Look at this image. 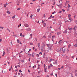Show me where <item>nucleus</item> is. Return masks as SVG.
<instances>
[{"label": "nucleus", "instance_id": "obj_1", "mask_svg": "<svg viewBox=\"0 0 77 77\" xmlns=\"http://www.w3.org/2000/svg\"><path fill=\"white\" fill-rule=\"evenodd\" d=\"M77 29V26H76V25H75L74 26V27L73 28V30L75 31Z\"/></svg>", "mask_w": 77, "mask_h": 77}, {"label": "nucleus", "instance_id": "obj_2", "mask_svg": "<svg viewBox=\"0 0 77 77\" xmlns=\"http://www.w3.org/2000/svg\"><path fill=\"white\" fill-rule=\"evenodd\" d=\"M62 48H59L57 50V52H60L61 51V50L62 49Z\"/></svg>", "mask_w": 77, "mask_h": 77}, {"label": "nucleus", "instance_id": "obj_3", "mask_svg": "<svg viewBox=\"0 0 77 77\" xmlns=\"http://www.w3.org/2000/svg\"><path fill=\"white\" fill-rule=\"evenodd\" d=\"M24 26L25 27H28L29 26V25L28 24H26V23L24 24Z\"/></svg>", "mask_w": 77, "mask_h": 77}, {"label": "nucleus", "instance_id": "obj_4", "mask_svg": "<svg viewBox=\"0 0 77 77\" xmlns=\"http://www.w3.org/2000/svg\"><path fill=\"white\" fill-rule=\"evenodd\" d=\"M26 30L28 31H31V29L30 28H26Z\"/></svg>", "mask_w": 77, "mask_h": 77}, {"label": "nucleus", "instance_id": "obj_5", "mask_svg": "<svg viewBox=\"0 0 77 77\" xmlns=\"http://www.w3.org/2000/svg\"><path fill=\"white\" fill-rule=\"evenodd\" d=\"M7 13H8V14H11V12L8 11H7Z\"/></svg>", "mask_w": 77, "mask_h": 77}, {"label": "nucleus", "instance_id": "obj_6", "mask_svg": "<svg viewBox=\"0 0 77 77\" xmlns=\"http://www.w3.org/2000/svg\"><path fill=\"white\" fill-rule=\"evenodd\" d=\"M40 8H39L37 9V12H39V11H40Z\"/></svg>", "mask_w": 77, "mask_h": 77}, {"label": "nucleus", "instance_id": "obj_7", "mask_svg": "<svg viewBox=\"0 0 77 77\" xmlns=\"http://www.w3.org/2000/svg\"><path fill=\"white\" fill-rule=\"evenodd\" d=\"M66 51V49H64V50H63V52H64V53H65V52Z\"/></svg>", "mask_w": 77, "mask_h": 77}, {"label": "nucleus", "instance_id": "obj_8", "mask_svg": "<svg viewBox=\"0 0 77 77\" xmlns=\"http://www.w3.org/2000/svg\"><path fill=\"white\" fill-rule=\"evenodd\" d=\"M61 33V32H58L57 33V35H59Z\"/></svg>", "mask_w": 77, "mask_h": 77}, {"label": "nucleus", "instance_id": "obj_9", "mask_svg": "<svg viewBox=\"0 0 77 77\" xmlns=\"http://www.w3.org/2000/svg\"><path fill=\"white\" fill-rule=\"evenodd\" d=\"M40 46V43H38V48H40L39 46Z\"/></svg>", "mask_w": 77, "mask_h": 77}, {"label": "nucleus", "instance_id": "obj_10", "mask_svg": "<svg viewBox=\"0 0 77 77\" xmlns=\"http://www.w3.org/2000/svg\"><path fill=\"white\" fill-rule=\"evenodd\" d=\"M52 15H51L50 16V17L48 18V19H50V18L51 19V18H52Z\"/></svg>", "mask_w": 77, "mask_h": 77}, {"label": "nucleus", "instance_id": "obj_11", "mask_svg": "<svg viewBox=\"0 0 77 77\" xmlns=\"http://www.w3.org/2000/svg\"><path fill=\"white\" fill-rule=\"evenodd\" d=\"M71 15L70 14H69L68 16V18H69V17H71Z\"/></svg>", "mask_w": 77, "mask_h": 77}, {"label": "nucleus", "instance_id": "obj_12", "mask_svg": "<svg viewBox=\"0 0 77 77\" xmlns=\"http://www.w3.org/2000/svg\"><path fill=\"white\" fill-rule=\"evenodd\" d=\"M34 54V53H32V57H34V55H33Z\"/></svg>", "mask_w": 77, "mask_h": 77}, {"label": "nucleus", "instance_id": "obj_13", "mask_svg": "<svg viewBox=\"0 0 77 77\" xmlns=\"http://www.w3.org/2000/svg\"><path fill=\"white\" fill-rule=\"evenodd\" d=\"M12 66H11V68H10V69H9V71H11V68H12Z\"/></svg>", "mask_w": 77, "mask_h": 77}, {"label": "nucleus", "instance_id": "obj_14", "mask_svg": "<svg viewBox=\"0 0 77 77\" xmlns=\"http://www.w3.org/2000/svg\"><path fill=\"white\" fill-rule=\"evenodd\" d=\"M71 46V44H69V45H68V47L69 48H70V46Z\"/></svg>", "mask_w": 77, "mask_h": 77}, {"label": "nucleus", "instance_id": "obj_15", "mask_svg": "<svg viewBox=\"0 0 77 77\" xmlns=\"http://www.w3.org/2000/svg\"><path fill=\"white\" fill-rule=\"evenodd\" d=\"M48 50L49 51H51V48H48Z\"/></svg>", "mask_w": 77, "mask_h": 77}, {"label": "nucleus", "instance_id": "obj_16", "mask_svg": "<svg viewBox=\"0 0 77 77\" xmlns=\"http://www.w3.org/2000/svg\"><path fill=\"white\" fill-rule=\"evenodd\" d=\"M20 9H21V8H19L18 9H17V11H19V10H20Z\"/></svg>", "mask_w": 77, "mask_h": 77}, {"label": "nucleus", "instance_id": "obj_17", "mask_svg": "<svg viewBox=\"0 0 77 77\" xmlns=\"http://www.w3.org/2000/svg\"><path fill=\"white\" fill-rule=\"evenodd\" d=\"M61 24H62V23H60L59 24V25H60V28L61 27Z\"/></svg>", "mask_w": 77, "mask_h": 77}, {"label": "nucleus", "instance_id": "obj_18", "mask_svg": "<svg viewBox=\"0 0 77 77\" xmlns=\"http://www.w3.org/2000/svg\"><path fill=\"white\" fill-rule=\"evenodd\" d=\"M15 15H14L13 17H12V18L13 19H15Z\"/></svg>", "mask_w": 77, "mask_h": 77}, {"label": "nucleus", "instance_id": "obj_19", "mask_svg": "<svg viewBox=\"0 0 77 77\" xmlns=\"http://www.w3.org/2000/svg\"><path fill=\"white\" fill-rule=\"evenodd\" d=\"M17 42L18 43H19L20 42V40L19 39H17Z\"/></svg>", "mask_w": 77, "mask_h": 77}, {"label": "nucleus", "instance_id": "obj_20", "mask_svg": "<svg viewBox=\"0 0 77 77\" xmlns=\"http://www.w3.org/2000/svg\"><path fill=\"white\" fill-rule=\"evenodd\" d=\"M20 36L21 37H22L23 36V35L22 33H20Z\"/></svg>", "mask_w": 77, "mask_h": 77}, {"label": "nucleus", "instance_id": "obj_21", "mask_svg": "<svg viewBox=\"0 0 77 77\" xmlns=\"http://www.w3.org/2000/svg\"><path fill=\"white\" fill-rule=\"evenodd\" d=\"M33 17V15L31 14L30 17L31 18H32V17Z\"/></svg>", "mask_w": 77, "mask_h": 77}, {"label": "nucleus", "instance_id": "obj_22", "mask_svg": "<svg viewBox=\"0 0 77 77\" xmlns=\"http://www.w3.org/2000/svg\"><path fill=\"white\" fill-rule=\"evenodd\" d=\"M45 25H46V23H44L43 24L44 26L45 27Z\"/></svg>", "mask_w": 77, "mask_h": 77}, {"label": "nucleus", "instance_id": "obj_23", "mask_svg": "<svg viewBox=\"0 0 77 77\" xmlns=\"http://www.w3.org/2000/svg\"><path fill=\"white\" fill-rule=\"evenodd\" d=\"M62 11H63V13L65 12V10L64 9H62Z\"/></svg>", "mask_w": 77, "mask_h": 77}, {"label": "nucleus", "instance_id": "obj_24", "mask_svg": "<svg viewBox=\"0 0 77 77\" xmlns=\"http://www.w3.org/2000/svg\"><path fill=\"white\" fill-rule=\"evenodd\" d=\"M69 20H72V18L71 17H69Z\"/></svg>", "mask_w": 77, "mask_h": 77}, {"label": "nucleus", "instance_id": "obj_25", "mask_svg": "<svg viewBox=\"0 0 77 77\" xmlns=\"http://www.w3.org/2000/svg\"><path fill=\"white\" fill-rule=\"evenodd\" d=\"M19 72H20V73H21V72H22V71L21 70V69H20V70H19Z\"/></svg>", "mask_w": 77, "mask_h": 77}, {"label": "nucleus", "instance_id": "obj_26", "mask_svg": "<svg viewBox=\"0 0 77 77\" xmlns=\"http://www.w3.org/2000/svg\"><path fill=\"white\" fill-rule=\"evenodd\" d=\"M21 26V23H20V25H19L18 26V27H19Z\"/></svg>", "mask_w": 77, "mask_h": 77}, {"label": "nucleus", "instance_id": "obj_27", "mask_svg": "<svg viewBox=\"0 0 77 77\" xmlns=\"http://www.w3.org/2000/svg\"><path fill=\"white\" fill-rule=\"evenodd\" d=\"M70 6L69 4H68V8H70Z\"/></svg>", "mask_w": 77, "mask_h": 77}, {"label": "nucleus", "instance_id": "obj_28", "mask_svg": "<svg viewBox=\"0 0 77 77\" xmlns=\"http://www.w3.org/2000/svg\"><path fill=\"white\" fill-rule=\"evenodd\" d=\"M6 53H5V52H3V54H4V55Z\"/></svg>", "mask_w": 77, "mask_h": 77}, {"label": "nucleus", "instance_id": "obj_29", "mask_svg": "<svg viewBox=\"0 0 77 77\" xmlns=\"http://www.w3.org/2000/svg\"><path fill=\"white\" fill-rule=\"evenodd\" d=\"M56 13V12L55 11H54V12H53L52 13V14H55Z\"/></svg>", "mask_w": 77, "mask_h": 77}, {"label": "nucleus", "instance_id": "obj_30", "mask_svg": "<svg viewBox=\"0 0 77 77\" xmlns=\"http://www.w3.org/2000/svg\"><path fill=\"white\" fill-rule=\"evenodd\" d=\"M72 28H71L70 29H69V30H72Z\"/></svg>", "mask_w": 77, "mask_h": 77}, {"label": "nucleus", "instance_id": "obj_31", "mask_svg": "<svg viewBox=\"0 0 77 77\" xmlns=\"http://www.w3.org/2000/svg\"><path fill=\"white\" fill-rule=\"evenodd\" d=\"M41 54L42 55V52H40V53H39V54Z\"/></svg>", "mask_w": 77, "mask_h": 77}, {"label": "nucleus", "instance_id": "obj_32", "mask_svg": "<svg viewBox=\"0 0 77 77\" xmlns=\"http://www.w3.org/2000/svg\"><path fill=\"white\" fill-rule=\"evenodd\" d=\"M7 30L9 31V32H10V29H9L8 28L7 29Z\"/></svg>", "mask_w": 77, "mask_h": 77}, {"label": "nucleus", "instance_id": "obj_33", "mask_svg": "<svg viewBox=\"0 0 77 77\" xmlns=\"http://www.w3.org/2000/svg\"><path fill=\"white\" fill-rule=\"evenodd\" d=\"M47 46H48V47H49V46H50V44H48V45H47Z\"/></svg>", "mask_w": 77, "mask_h": 77}, {"label": "nucleus", "instance_id": "obj_34", "mask_svg": "<svg viewBox=\"0 0 77 77\" xmlns=\"http://www.w3.org/2000/svg\"><path fill=\"white\" fill-rule=\"evenodd\" d=\"M43 17L44 18H45V14H44L43 15Z\"/></svg>", "mask_w": 77, "mask_h": 77}, {"label": "nucleus", "instance_id": "obj_35", "mask_svg": "<svg viewBox=\"0 0 77 77\" xmlns=\"http://www.w3.org/2000/svg\"><path fill=\"white\" fill-rule=\"evenodd\" d=\"M30 44L31 45H33V43H30Z\"/></svg>", "mask_w": 77, "mask_h": 77}, {"label": "nucleus", "instance_id": "obj_36", "mask_svg": "<svg viewBox=\"0 0 77 77\" xmlns=\"http://www.w3.org/2000/svg\"><path fill=\"white\" fill-rule=\"evenodd\" d=\"M52 38L53 39H54V36H52Z\"/></svg>", "mask_w": 77, "mask_h": 77}, {"label": "nucleus", "instance_id": "obj_37", "mask_svg": "<svg viewBox=\"0 0 77 77\" xmlns=\"http://www.w3.org/2000/svg\"><path fill=\"white\" fill-rule=\"evenodd\" d=\"M39 20H38V21L37 23H39V24H40V23H39Z\"/></svg>", "mask_w": 77, "mask_h": 77}, {"label": "nucleus", "instance_id": "obj_38", "mask_svg": "<svg viewBox=\"0 0 77 77\" xmlns=\"http://www.w3.org/2000/svg\"><path fill=\"white\" fill-rule=\"evenodd\" d=\"M52 61V59H50V62L51 61Z\"/></svg>", "mask_w": 77, "mask_h": 77}, {"label": "nucleus", "instance_id": "obj_39", "mask_svg": "<svg viewBox=\"0 0 77 77\" xmlns=\"http://www.w3.org/2000/svg\"><path fill=\"white\" fill-rule=\"evenodd\" d=\"M28 55H29V57H31V54H28Z\"/></svg>", "mask_w": 77, "mask_h": 77}, {"label": "nucleus", "instance_id": "obj_40", "mask_svg": "<svg viewBox=\"0 0 77 77\" xmlns=\"http://www.w3.org/2000/svg\"><path fill=\"white\" fill-rule=\"evenodd\" d=\"M28 72H29V73H30V70H29H29H28Z\"/></svg>", "mask_w": 77, "mask_h": 77}, {"label": "nucleus", "instance_id": "obj_41", "mask_svg": "<svg viewBox=\"0 0 77 77\" xmlns=\"http://www.w3.org/2000/svg\"><path fill=\"white\" fill-rule=\"evenodd\" d=\"M47 52L48 53H49L50 52V51L49 50H48L47 51Z\"/></svg>", "mask_w": 77, "mask_h": 77}, {"label": "nucleus", "instance_id": "obj_42", "mask_svg": "<svg viewBox=\"0 0 77 77\" xmlns=\"http://www.w3.org/2000/svg\"><path fill=\"white\" fill-rule=\"evenodd\" d=\"M55 75H56V77H57V73H56L55 74Z\"/></svg>", "mask_w": 77, "mask_h": 77}, {"label": "nucleus", "instance_id": "obj_43", "mask_svg": "<svg viewBox=\"0 0 77 77\" xmlns=\"http://www.w3.org/2000/svg\"><path fill=\"white\" fill-rule=\"evenodd\" d=\"M61 41V40H60V41L59 42V43H60V42Z\"/></svg>", "mask_w": 77, "mask_h": 77}, {"label": "nucleus", "instance_id": "obj_44", "mask_svg": "<svg viewBox=\"0 0 77 77\" xmlns=\"http://www.w3.org/2000/svg\"><path fill=\"white\" fill-rule=\"evenodd\" d=\"M55 63L56 65H57V61H55Z\"/></svg>", "mask_w": 77, "mask_h": 77}, {"label": "nucleus", "instance_id": "obj_45", "mask_svg": "<svg viewBox=\"0 0 77 77\" xmlns=\"http://www.w3.org/2000/svg\"><path fill=\"white\" fill-rule=\"evenodd\" d=\"M15 75H17V72H16V73H15Z\"/></svg>", "mask_w": 77, "mask_h": 77}, {"label": "nucleus", "instance_id": "obj_46", "mask_svg": "<svg viewBox=\"0 0 77 77\" xmlns=\"http://www.w3.org/2000/svg\"><path fill=\"white\" fill-rule=\"evenodd\" d=\"M42 23H44V22H45V20L44 21V22H43V20H42Z\"/></svg>", "mask_w": 77, "mask_h": 77}, {"label": "nucleus", "instance_id": "obj_47", "mask_svg": "<svg viewBox=\"0 0 77 77\" xmlns=\"http://www.w3.org/2000/svg\"><path fill=\"white\" fill-rule=\"evenodd\" d=\"M75 76L77 77V73L75 74Z\"/></svg>", "mask_w": 77, "mask_h": 77}, {"label": "nucleus", "instance_id": "obj_48", "mask_svg": "<svg viewBox=\"0 0 77 77\" xmlns=\"http://www.w3.org/2000/svg\"><path fill=\"white\" fill-rule=\"evenodd\" d=\"M30 36L32 37V34H30Z\"/></svg>", "mask_w": 77, "mask_h": 77}, {"label": "nucleus", "instance_id": "obj_49", "mask_svg": "<svg viewBox=\"0 0 77 77\" xmlns=\"http://www.w3.org/2000/svg\"><path fill=\"white\" fill-rule=\"evenodd\" d=\"M50 66H53L52 64H50Z\"/></svg>", "mask_w": 77, "mask_h": 77}, {"label": "nucleus", "instance_id": "obj_50", "mask_svg": "<svg viewBox=\"0 0 77 77\" xmlns=\"http://www.w3.org/2000/svg\"><path fill=\"white\" fill-rule=\"evenodd\" d=\"M63 68V66H62V67L61 68V69H62Z\"/></svg>", "mask_w": 77, "mask_h": 77}, {"label": "nucleus", "instance_id": "obj_51", "mask_svg": "<svg viewBox=\"0 0 77 77\" xmlns=\"http://www.w3.org/2000/svg\"><path fill=\"white\" fill-rule=\"evenodd\" d=\"M75 57V56H72V58Z\"/></svg>", "mask_w": 77, "mask_h": 77}, {"label": "nucleus", "instance_id": "obj_52", "mask_svg": "<svg viewBox=\"0 0 77 77\" xmlns=\"http://www.w3.org/2000/svg\"><path fill=\"white\" fill-rule=\"evenodd\" d=\"M15 68L17 69V66H15Z\"/></svg>", "mask_w": 77, "mask_h": 77}, {"label": "nucleus", "instance_id": "obj_53", "mask_svg": "<svg viewBox=\"0 0 77 77\" xmlns=\"http://www.w3.org/2000/svg\"><path fill=\"white\" fill-rule=\"evenodd\" d=\"M44 68L45 67V64H44Z\"/></svg>", "mask_w": 77, "mask_h": 77}, {"label": "nucleus", "instance_id": "obj_54", "mask_svg": "<svg viewBox=\"0 0 77 77\" xmlns=\"http://www.w3.org/2000/svg\"><path fill=\"white\" fill-rule=\"evenodd\" d=\"M20 2H18V4H20Z\"/></svg>", "mask_w": 77, "mask_h": 77}, {"label": "nucleus", "instance_id": "obj_55", "mask_svg": "<svg viewBox=\"0 0 77 77\" xmlns=\"http://www.w3.org/2000/svg\"><path fill=\"white\" fill-rule=\"evenodd\" d=\"M37 57H38V56H39V55H38V54H37Z\"/></svg>", "mask_w": 77, "mask_h": 77}, {"label": "nucleus", "instance_id": "obj_56", "mask_svg": "<svg viewBox=\"0 0 77 77\" xmlns=\"http://www.w3.org/2000/svg\"><path fill=\"white\" fill-rule=\"evenodd\" d=\"M58 69H59V70H60V68H58Z\"/></svg>", "mask_w": 77, "mask_h": 77}, {"label": "nucleus", "instance_id": "obj_57", "mask_svg": "<svg viewBox=\"0 0 77 77\" xmlns=\"http://www.w3.org/2000/svg\"><path fill=\"white\" fill-rule=\"evenodd\" d=\"M39 60H37V63H38V62H39Z\"/></svg>", "mask_w": 77, "mask_h": 77}, {"label": "nucleus", "instance_id": "obj_58", "mask_svg": "<svg viewBox=\"0 0 77 77\" xmlns=\"http://www.w3.org/2000/svg\"><path fill=\"white\" fill-rule=\"evenodd\" d=\"M48 68L49 69L50 68V66L49 65L48 66Z\"/></svg>", "mask_w": 77, "mask_h": 77}, {"label": "nucleus", "instance_id": "obj_59", "mask_svg": "<svg viewBox=\"0 0 77 77\" xmlns=\"http://www.w3.org/2000/svg\"><path fill=\"white\" fill-rule=\"evenodd\" d=\"M48 37L49 38H51V37H50V35H48Z\"/></svg>", "mask_w": 77, "mask_h": 77}, {"label": "nucleus", "instance_id": "obj_60", "mask_svg": "<svg viewBox=\"0 0 77 77\" xmlns=\"http://www.w3.org/2000/svg\"><path fill=\"white\" fill-rule=\"evenodd\" d=\"M30 58H29V61H30Z\"/></svg>", "mask_w": 77, "mask_h": 77}, {"label": "nucleus", "instance_id": "obj_61", "mask_svg": "<svg viewBox=\"0 0 77 77\" xmlns=\"http://www.w3.org/2000/svg\"><path fill=\"white\" fill-rule=\"evenodd\" d=\"M54 21H56V19H54Z\"/></svg>", "mask_w": 77, "mask_h": 77}, {"label": "nucleus", "instance_id": "obj_62", "mask_svg": "<svg viewBox=\"0 0 77 77\" xmlns=\"http://www.w3.org/2000/svg\"><path fill=\"white\" fill-rule=\"evenodd\" d=\"M45 72H46V70L45 69Z\"/></svg>", "mask_w": 77, "mask_h": 77}, {"label": "nucleus", "instance_id": "obj_63", "mask_svg": "<svg viewBox=\"0 0 77 77\" xmlns=\"http://www.w3.org/2000/svg\"><path fill=\"white\" fill-rule=\"evenodd\" d=\"M2 41V39H0V42H1Z\"/></svg>", "mask_w": 77, "mask_h": 77}, {"label": "nucleus", "instance_id": "obj_64", "mask_svg": "<svg viewBox=\"0 0 77 77\" xmlns=\"http://www.w3.org/2000/svg\"><path fill=\"white\" fill-rule=\"evenodd\" d=\"M46 77H49V75H47V76H46Z\"/></svg>", "mask_w": 77, "mask_h": 77}]
</instances>
